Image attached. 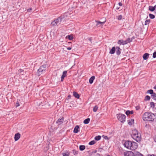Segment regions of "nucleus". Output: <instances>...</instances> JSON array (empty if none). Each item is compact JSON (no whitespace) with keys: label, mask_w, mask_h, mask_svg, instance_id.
Wrapping results in <instances>:
<instances>
[{"label":"nucleus","mask_w":156,"mask_h":156,"mask_svg":"<svg viewBox=\"0 0 156 156\" xmlns=\"http://www.w3.org/2000/svg\"><path fill=\"white\" fill-rule=\"evenodd\" d=\"M19 73H21L23 72V70L22 69H20L19 70Z\"/></svg>","instance_id":"nucleus-43"},{"label":"nucleus","mask_w":156,"mask_h":156,"mask_svg":"<svg viewBox=\"0 0 156 156\" xmlns=\"http://www.w3.org/2000/svg\"><path fill=\"white\" fill-rule=\"evenodd\" d=\"M149 17L150 18H151V19H154L155 18L154 15L152 14H149Z\"/></svg>","instance_id":"nucleus-32"},{"label":"nucleus","mask_w":156,"mask_h":156,"mask_svg":"<svg viewBox=\"0 0 156 156\" xmlns=\"http://www.w3.org/2000/svg\"><path fill=\"white\" fill-rule=\"evenodd\" d=\"M147 93H149L150 94H152L154 92L152 90H150L147 91Z\"/></svg>","instance_id":"nucleus-31"},{"label":"nucleus","mask_w":156,"mask_h":156,"mask_svg":"<svg viewBox=\"0 0 156 156\" xmlns=\"http://www.w3.org/2000/svg\"><path fill=\"white\" fill-rule=\"evenodd\" d=\"M131 136L137 142H139L140 141L141 134L136 129H134L132 131Z\"/></svg>","instance_id":"nucleus-2"},{"label":"nucleus","mask_w":156,"mask_h":156,"mask_svg":"<svg viewBox=\"0 0 156 156\" xmlns=\"http://www.w3.org/2000/svg\"><path fill=\"white\" fill-rule=\"evenodd\" d=\"M128 124L129 125H131L132 124V123H131L130 121L128 122Z\"/></svg>","instance_id":"nucleus-45"},{"label":"nucleus","mask_w":156,"mask_h":156,"mask_svg":"<svg viewBox=\"0 0 156 156\" xmlns=\"http://www.w3.org/2000/svg\"><path fill=\"white\" fill-rule=\"evenodd\" d=\"M119 5L120 6H122V4L121 2H120L119 3Z\"/></svg>","instance_id":"nucleus-46"},{"label":"nucleus","mask_w":156,"mask_h":156,"mask_svg":"<svg viewBox=\"0 0 156 156\" xmlns=\"http://www.w3.org/2000/svg\"><path fill=\"white\" fill-rule=\"evenodd\" d=\"M118 44H119L125 45L124 41L123 40H119L118 41Z\"/></svg>","instance_id":"nucleus-14"},{"label":"nucleus","mask_w":156,"mask_h":156,"mask_svg":"<svg viewBox=\"0 0 156 156\" xmlns=\"http://www.w3.org/2000/svg\"><path fill=\"white\" fill-rule=\"evenodd\" d=\"M100 156V155L98 154H96L94 156Z\"/></svg>","instance_id":"nucleus-47"},{"label":"nucleus","mask_w":156,"mask_h":156,"mask_svg":"<svg viewBox=\"0 0 156 156\" xmlns=\"http://www.w3.org/2000/svg\"><path fill=\"white\" fill-rule=\"evenodd\" d=\"M90 121V119L89 118H87L83 121V123L85 124H87Z\"/></svg>","instance_id":"nucleus-21"},{"label":"nucleus","mask_w":156,"mask_h":156,"mask_svg":"<svg viewBox=\"0 0 156 156\" xmlns=\"http://www.w3.org/2000/svg\"><path fill=\"white\" fill-rule=\"evenodd\" d=\"M68 97H69V98H71V96H70V95H69L68 96Z\"/></svg>","instance_id":"nucleus-55"},{"label":"nucleus","mask_w":156,"mask_h":156,"mask_svg":"<svg viewBox=\"0 0 156 156\" xmlns=\"http://www.w3.org/2000/svg\"><path fill=\"white\" fill-rule=\"evenodd\" d=\"M62 154L63 156H69V153H62Z\"/></svg>","instance_id":"nucleus-37"},{"label":"nucleus","mask_w":156,"mask_h":156,"mask_svg":"<svg viewBox=\"0 0 156 156\" xmlns=\"http://www.w3.org/2000/svg\"><path fill=\"white\" fill-rule=\"evenodd\" d=\"M149 55V54L147 53H145L144 54L143 56V58L144 60L147 59Z\"/></svg>","instance_id":"nucleus-13"},{"label":"nucleus","mask_w":156,"mask_h":156,"mask_svg":"<svg viewBox=\"0 0 156 156\" xmlns=\"http://www.w3.org/2000/svg\"><path fill=\"white\" fill-rule=\"evenodd\" d=\"M133 111H129V110H127L126 112V114L127 115H129V114H132L133 113Z\"/></svg>","instance_id":"nucleus-19"},{"label":"nucleus","mask_w":156,"mask_h":156,"mask_svg":"<svg viewBox=\"0 0 156 156\" xmlns=\"http://www.w3.org/2000/svg\"><path fill=\"white\" fill-rule=\"evenodd\" d=\"M115 47L112 48V49L110 50L109 53L111 54H113L115 53Z\"/></svg>","instance_id":"nucleus-15"},{"label":"nucleus","mask_w":156,"mask_h":156,"mask_svg":"<svg viewBox=\"0 0 156 156\" xmlns=\"http://www.w3.org/2000/svg\"><path fill=\"white\" fill-rule=\"evenodd\" d=\"M95 143V141L94 140L90 142L89 143V144L90 145H93Z\"/></svg>","instance_id":"nucleus-28"},{"label":"nucleus","mask_w":156,"mask_h":156,"mask_svg":"<svg viewBox=\"0 0 156 156\" xmlns=\"http://www.w3.org/2000/svg\"><path fill=\"white\" fill-rule=\"evenodd\" d=\"M63 120L64 118L62 117L61 119H58L56 122V123L58 125H59L63 123Z\"/></svg>","instance_id":"nucleus-9"},{"label":"nucleus","mask_w":156,"mask_h":156,"mask_svg":"<svg viewBox=\"0 0 156 156\" xmlns=\"http://www.w3.org/2000/svg\"><path fill=\"white\" fill-rule=\"evenodd\" d=\"M151 98L154 99V100H156V94L155 93H153L151 94Z\"/></svg>","instance_id":"nucleus-25"},{"label":"nucleus","mask_w":156,"mask_h":156,"mask_svg":"<svg viewBox=\"0 0 156 156\" xmlns=\"http://www.w3.org/2000/svg\"><path fill=\"white\" fill-rule=\"evenodd\" d=\"M73 96L76 98H79L80 96L79 94L76 92H73Z\"/></svg>","instance_id":"nucleus-18"},{"label":"nucleus","mask_w":156,"mask_h":156,"mask_svg":"<svg viewBox=\"0 0 156 156\" xmlns=\"http://www.w3.org/2000/svg\"><path fill=\"white\" fill-rule=\"evenodd\" d=\"M156 118L155 114L151 112H145L143 116V119L144 121L152 122Z\"/></svg>","instance_id":"nucleus-1"},{"label":"nucleus","mask_w":156,"mask_h":156,"mask_svg":"<svg viewBox=\"0 0 156 156\" xmlns=\"http://www.w3.org/2000/svg\"><path fill=\"white\" fill-rule=\"evenodd\" d=\"M131 144L132 142L129 140H127L125 142L124 144V145L125 147L126 148L128 149H130V145Z\"/></svg>","instance_id":"nucleus-5"},{"label":"nucleus","mask_w":156,"mask_h":156,"mask_svg":"<svg viewBox=\"0 0 156 156\" xmlns=\"http://www.w3.org/2000/svg\"><path fill=\"white\" fill-rule=\"evenodd\" d=\"M131 41V40L130 38H128L126 40L124 41L125 44H127L128 43L130 42Z\"/></svg>","instance_id":"nucleus-22"},{"label":"nucleus","mask_w":156,"mask_h":156,"mask_svg":"<svg viewBox=\"0 0 156 156\" xmlns=\"http://www.w3.org/2000/svg\"><path fill=\"white\" fill-rule=\"evenodd\" d=\"M73 153L74 155H76L78 154V151L75 150H73Z\"/></svg>","instance_id":"nucleus-30"},{"label":"nucleus","mask_w":156,"mask_h":156,"mask_svg":"<svg viewBox=\"0 0 156 156\" xmlns=\"http://www.w3.org/2000/svg\"><path fill=\"white\" fill-rule=\"evenodd\" d=\"M149 10L151 11H153L155 10V8L154 7L150 6L149 7Z\"/></svg>","instance_id":"nucleus-26"},{"label":"nucleus","mask_w":156,"mask_h":156,"mask_svg":"<svg viewBox=\"0 0 156 156\" xmlns=\"http://www.w3.org/2000/svg\"><path fill=\"white\" fill-rule=\"evenodd\" d=\"M79 127L77 125L75 126L74 128L73 132L75 133H77L79 132Z\"/></svg>","instance_id":"nucleus-12"},{"label":"nucleus","mask_w":156,"mask_h":156,"mask_svg":"<svg viewBox=\"0 0 156 156\" xmlns=\"http://www.w3.org/2000/svg\"><path fill=\"white\" fill-rule=\"evenodd\" d=\"M98 107L97 106H95L93 108V111L94 112H96L98 109Z\"/></svg>","instance_id":"nucleus-33"},{"label":"nucleus","mask_w":156,"mask_h":156,"mask_svg":"<svg viewBox=\"0 0 156 156\" xmlns=\"http://www.w3.org/2000/svg\"><path fill=\"white\" fill-rule=\"evenodd\" d=\"M150 105H151V107L154 108V103L153 102H151L150 103Z\"/></svg>","instance_id":"nucleus-38"},{"label":"nucleus","mask_w":156,"mask_h":156,"mask_svg":"<svg viewBox=\"0 0 156 156\" xmlns=\"http://www.w3.org/2000/svg\"><path fill=\"white\" fill-rule=\"evenodd\" d=\"M154 7L155 8V10L156 9V5L154 6Z\"/></svg>","instance_id":"nucleus-54"},{"label":"nucleus","mask_w":156,"mask_h":156,"mask_svg":"<svg viewBox=\"0 0 156 156\" xmlns=\"http://www.w3.org/2000/svg\"><path fill=\"white\" fill-rule=\"evenodd\" d=\"M103 138L106 140H108V136H103Z\"/></svg>","instance_id":"nucleus-42"},{"label":"nucleus","mask_w":156,"mask_h":156,"mask_svg":"<svg viewBox=\"0 0 156 156\" xmlns=\"http://www.w3.org/2000/svg\"><path fill=\"white\" fill-rule=\"evenodd\" d=\"M153 57L154 58H156V51L154 52L153 53Z\"/></svg>","instance_id":"nucleus-40"},{"label":"nucleus","mask_w":156,"mask_h":156,"mask_svg":"<svg viewBox=\"0 0 156 156\" xmlns=\"http://www.w3.org/2000/svg\"><path fill=\"white\" fill-rule=\"evenodd\" d=\"M19 101H20V100L18 101V100H17V102L16 103V107H17L20 106Z\"/></svg>","instance_id":"nucleus-36"},{"label":"nucleus","mask_w":156,"mask_h":156,"mask_svg":"<svg viewBox=\"0 0 156 156\" xmlns=\"http://www.w3.org/2000/svg\"><path fill=\"white\" fill-rule=\"evenodd\" d=\"M154 141L156 142V136L154 138Z\"/></svg>","instance_id":"nucleus-51"},{"label":"nucleus","mask_w":156,"mask_h":156,"mask_svg":"<svg viewBox=\"0 0 156 156\" xmlns=\"http://www.w3.org/2000/svg\"><path fill=\"white\" fill-rule=\"evenodd\" d=\"M134 156H143V155L138 152L134 153Z\"/></svg>","instance_id":"nucleus-24"},{"label":"nucleus","mask_w":156,"mask_h":156,"mask_svg":"<svg viewBox=\"0 0 156 156\" xmlns=\"http://www.w3.org/2000/svg\"><path fill=\"white\" fill-rule=\"evenodd\" d=\"M136 110H138L140 109V107L139 106H137L136 107Z\"/></svg>","instance_id":"nucleus-44"},{"label":"nucleus","mask_w":156,"mask_h":156,"mask_svg":"<svg viewBox=\"0 0 156 156\" xmlns=\"http://www.w3.org/2000/svg\"><path fill=\"white\" fill-rule=\"evenodd\" d=\"M122 16L121 15H119L118 17V19L119 20H121L122 19Z\"/></svg>","instance_id":"nucleus-41"},{"label":"nucleus","mask_w":156,"mask_h":156,"mask_svg":"<svg viewBox=\"0 0 156 156\" xmlns=\"http://www.w3.org/2000/svg\"><path fill=\"white\" fill-rule=\"evenodd\" d=\"M96 22L97 23L96 25L97 26H98L99 24L100 25H103L105 23V22H101L98 21H96Z\"/></svg>","instance_id":"nucleus-20"},{"label":"nucleus","mask_w":156,"mask_h":156,"mask_svg":"<svg viewBox=\"0 0 156 156\" xmlns=\"http://www.w3.org/2000/svg\"><path fill=\"white\" fill-rule=\"evenodd\" d=\"M71 49L72 48L71 47H68L67 48V49L69 50H71Z\"/></svg>","instance_id":"nucleus-48"},{"label":"nucleus","mask_w":156,"mask_h":156,"mask_svg":"<svg viewBox=\"0 0 156 156\" xmlns=\"http://www.w3.org/2000/svg\"><path fill=\"white\" fill-rule=\"evenodd\" d=\"M20 137V134L19 133H16L15 135L14 139L15 141H17L18 140Z\"/></svg>","instance_id":"nucleus-11"},{"label":"nucleus","mask_w":156,"mask_h":156,"mask_svg":"<svg viewBox=\"0 0 156 156\" xmlns=\"http://www.w3.org/2000/svg\"><path fill=\"white\" fill-rule=\"evenodd\" d=\"M118 120L121 122L123 123L126 121V116L121 113L118 114L116 115Z\"/></svg>","instance_id":"nucleus-3"},{"label":"nucleus","mask_w":156,"mask_h":156,"mask_svg":"<svg viewBox=\"0 0 156 156\" xmlns=\"http://www.w3.org/2000/svg\"><path fill=\"white\" fill-rule=\"evenodd\" d=\"M68 38L69 39L71 40L73 39V37L72 36L69 35L68 36Z\"/></svg>","instance_id":"nucleus-39"},{"label":"nucleus","mask_w":156,"mask_h":156,"mask_svg":"<svg viewBox=\"0 0 156 156\" xmlns=\"http://www.w3.org/2000/svg\"><path fill=\"white\" fill-rule=\"evenodd\" d=\"M101 136H98L95 137L94 139L95 140H99L101 139Z\"/></svg>","instance_id":"nucleus-27"},{"label":"nucleus","mask_w":156,"mask_h":156,"mask_svg":"<svg viewBox=\"0 0 156 156\" xmlns=\"http://www.w3.org/2000/svg\"><path fill=\"white\" fill-rule=\"evenodd\" d=\"M63 19V17H60L55 20L57 25L60 24L61 22L62 21V20Z\"/></svg>","instance_id":"nucleus-8"},{"label":"nucleus","mask_w":156,"mask_h":156,"mask_svg":"<svg viewBox=\"0 0 156 156\" xmlns=\"http://www.w3.org/2000/svg\"><path fill=\"white\" fill-rule=\"evenodd\" d=\"M67 71H64L63 72L62 75L61 77V81H63V79L66 76Z\"/></svg>","instance_id":"nucleus-10"},{"label":"nucleus","mask_w":156,"mask_h":156,"mask_svg":"<svg viewBox=\"0 0 156 156\" xmlns=\"http://www.w3.org/2000/svg\"><path fill=\"white\" fill-rule=\"evenodd\" d=\"M117 51H116V54L119 55L120 54L121 51H120V49L119 47H116Z\"/></svg>","instance_id":"nucleus-17"},{"label":"nucleus","mask_w":156,"mask_h":156,"mask_svg":"<svg viewBox=\"0 0 156 156\" xmlns=\"http://www.w3.org/2000/svg\"><path fill=\"white\" fill-rule=\"evenodd\" d=\"M125 156H134V153L131 151H127L124 153Z\"/></svg>","instance_id":"nucleus-6"},{"label":"nucleus","mask_w":156,"mask_h":156,"mask_svg":"<svg viewBox=\"0 0 156 156\" xmlns=\"http://www.w3.org/2000/svg\"><path fill=\"white\" fill-rule=\"evenodd\" d=\"M148 156H156V155H154L152 154L151 155H149Z\"/></svg>","instance_id":"nucleus-49"},{"label":"nucleus","mask_w":156,"mask_h":156,"mask_svg":"<svg viewBox=\"0 0 156 156\" xmlns=\"http://www.w3.org/2000/svg\"><path fill=\"white\" fill-rule=\"evenodd\" d=\"M130 145V149L131 150H134L138 147V144L134 142H132V144Z\"/></svg>","instance_id":"nucleus-4"},{"label":"nucleus","mask_w":156,"mask_h":156,"mask_svg":"<svg viewBox=\"0 0 156 156\" xmlns=\"http://www.w3.org/2000/svg\"><path fill=\"white\" fill-rule=\"evenodd\" d=\"M85 147L84 145H81L80 146L79 149L80 150L82 151L85 149Z\"/></svg>","instance_id":"nucleus-23"},{"label":"nucleus","mask_w":156,"mask_h":156,"mask_svg":"<svg viewBox=\"0 0 156 156\" xmlns=\"http://www.w3.org/2000/svg\"><path fill=\"white\" fill-rule=\"evenodd\" d=\"M95 79V76H92L89 79V83L90 84H92L94 80Z\"/></svg>","instance_id":"nucleus-16"},{"label":"nucleus","mask_w":156,"mask_h":156,"mask_svg":"<svg viewBox=\"0 0 156 156\" xmlns=\"http://www.w3.org/2000/svg\"><path fill=\"white\" fill-rule=\"evenodd\" d=\"M150 22V20H146V21H145V25H147V24H149Z\"/></svg>","instance_id":"nucleus-34"},{"label":"nucleus","mask_w":156,"mask_h":156,"mask_svg":"<svg viewBox=\"0 0 156 156\" xmlns=\"http://www.w3.org/2000/svg\"><path fill=\"white\" fill-rule=\"evenodd\" d=\"M51 24L52 25L54 26H55L56 25H57V24L56 23V22L55 21V20L52 22Z\"/></svg>","instance_id":"nucleus-35"},{"label":"nucleus","mask_w":156,"mask_h":156,"mask_svg":"<svg viewBox=\"0 0 156 156\" xmlns=\"http://www.w3.org/2000/svg\"><path fill=\"white\" fill-rule=\"evenodd\" d=\"M31 9H31V8H30V9H27V11H29V12L30 10H31Z\"/></svg>","instance_id":"nucleus-50"},{"label":"nucleus","mask_w":156,"mask_h":156,"mask_svg":"<svg viewBox=\"0 0 156 156\" xmlns=\"http://www.w3.org/2000/svg\"><path fill=\"white\" fill-rule=\"evenodd\" d=\"M150 98H151L148 95H147L145 97V98L144 100L145 101L149 100L150 99Z\"/></svg>","instance_id":"nucleus-29"},{"label":"nucleus","mask_w":156,"mask_h":156,"mask_svg":"<svg viewBox=\"0 0 156 156\" xmlns=\"http://www.w3.org/2000/svg\"><path fill=\"white\" fill-rule=\"evenodd\" d=\"M119 7H117L116 8V9H119Z\"/></svg>","instance_id":"nucleus-53"},{"label":"nucleus","mask_w":156,"mask_h":156,"mask_svg":"<svg viewBox=\"0 0 156 156\" xmlns=\"http://www.w3.org/2000/svg\"><path fill=\"white\" fill-rule=\"evenodd\" d=\"M154 88V89H156V84L155 85Z\"/></svg>","instance_id":"nucleus-52"},{"label":"nucleus","mask_w":156,"mask_h":156,"mask_svg":"<svg viewBox=\"0 0 156 156\" xmlns=\"http://www.w3.org/2000/svg\"><path fill=\"white\" fill-rule=\"evenodd\" d=\"M46 70V66H41L39 69H38V71L39 74L41 73L43 71Z\"/></svg>","instance_id":"nucleus-7"}]
</instances>
